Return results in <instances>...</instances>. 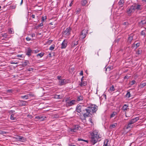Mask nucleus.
Returning <instances> with one entry per match:
<instances>
[{"instance_id": "obj_1", "label": "nucleus", "mask_w": 146, "mask_h": 146, "mask_svg": "<svg viewBox=\"0 0 146 146\" xmlns=\"http://www.w3.org/2000/svg\"><path fill=\"white\" fill-rule=\"evenodd\" d=\"M98 109V106L94 104L89 105L86 109L84 110V111L86 112L82 113L84 117L86 118V117H90L92 113H95Z\"/></svg>"}, {"instance_id": "obj_2", "label": "nucleus", "mask_w": 146, "mask_h": 146, "mask_svg": "<svg viewBox=\"0 0 146 146\" xmlns=\"http://www.w3.org/2000/svg\"><path fill=\"white\" fill-rule=\"evenodd\" d=\"M139 119V117H137L131 119L127 125L125 126L126 129H131L133 128L134 125L133 124Z\"/></svg>"}, {"instance_id": "obj_3", "label": "nucleus", "mask_w": 146, "mask_h": 146, "mask_svg": "<svg viewBox=\"0 0 146 146\" xmlns=\"http://www.w3.org/2000/svg\"><path fill=\"white\" fill-rule=\"evenodd\" d=\"M71 31V29L69 27L64 30L62 32V34L64 36L68 37L70 35Z\"/></svg>"}, {"instance_id": "obj_4", "label": "nucleus", "mask_w": 146, "mask_h": 146, "mask_svg": "<svg viewBox=\"0 0 146 146\" xmlns=\"http://www.w3.org/2000/svg\"><path fill=\"white\" fill-rule=\"evenodd\" d=\"M100 138V137H99V136L97 134H95L94 133H93V135L92 136L91 142L94 144L98 141V139Z\"/></svg>"}, {"instance_id": "obj_5", "label": "nucleus", "mask_w": 146, "mask_h": 146, "mask_svg": "<svg viewBox=\"0 0 146 146\" xmlns=\"http://www.w3.org/2000/svg\"><path fill=\"white\" fill-rule=\"evenodd\" d=\"M135 11V8L133 5L127 8L126 10V13L128 15H130L133 13Z\"/></svg>"}, {"instance_id": "obj_6", "label": "nucleus", "mask_w": 146, "mask_h": 146, "mask_svg": "<svg viewBox=\"0 0 146 146\" xmlns=\"http://www.w3.org/2000/svg\"><path fill=\"white\" fill-rule=\"evenodd\" d=\"M87 31L85 29H83L81 32L80 35V38L81 39H83L86 36L88 33Z\"/></svg>"}, {"instance_id": "obj_7", "label": "nucleus", "mask_w": 146, "mask_h": 146, "mask_svg": "<svg viewBox=\"0 0 146 146\" xmlns=\"http://www.w3.org/2000/svg\"><path fill=\"white\" fill-rule=\"evenodd\" d=\"M76 102V100H74L70 101H68L66 102V106L67 107H69L72 106V105L75 104Z\"/></svg>"}, {"instance_id": "obj_8", "label": "nucleus", "mask_w": 146, "mask_h": 146, "mask_svg": "<svg viewBox=\"0 0 146 146\" xmlns=\"http://www.w3.org/2000/svg\"><path fill=\"white\" fill-rule=\"evenodd\" d=\"M133 7L135 8V10L137 9V10H141L142 9V7L138 3H135Z\"/></svg>"}, {"instance_id": "obj_9", "label": "nucleus", "mask_w": 146, "mask_h": 146, "mask_svg": "<svg viewBox=\"0 0 146 146\" xmlns=\"http://www.w3.org/2000/svg\"><path fill=\"white\" fill-rule=\"evenodd\" d=\"M67 41L66 40H64L61 44V49L65 48L67 46Z\"/></svg>"}, {"instance_id": "obj_10", "label": "nucleus", "mask_w": 146, "mask_h": 146, "mask_svg": "<svg viewBox=\"0 0 146 146\" xmlns=\"http://www.w3.org/2000/svg\"><path fill=\"white\" fill-rule=\"evenodd\" d=\"M78 40L76 39L72 41V43L71 46L72 48H74L75 47L76 45L78 44Z\"/></svg>"}, {"instance_id": "obj_11", "label": "nucleus", "mask_w": 146, "mask_h": 146, "mask_svg": "<svg viewBox=\"0 0 146 146\" xmlns=\"http://www.w3.org/2000/svg\"><path fill=\"white\" fill-rule=\"evenodd\" d=\"M59 83L60 86L65 84L66 83V80L65 79H61L59 80Z\"/></svg>"}, {"instance_id": "obj_12", "label": "nucleus", "mask_w": 146, "mask_h": 146, "mask_svg": "<svg viewBox=\"0 0 146 146\" xmlns=\"http://www.w3.org/2000/svg\"><path fill=\"white\" fill-rule=\"evenodd\" d=\"M82 107L81 106H80V105L76 109V110L78 112V113H81H81L83 112H84V111L83 110L82 111Z\"/></svg>"}, {"instance_id": "obj_13", "label": "nucleus", "mask_w": 146, "mask_h": 146, "mask_svg": "<svg viewBox=\"0 0 146 146\" xmlns=\"http://www.w3.org/2000/svg\"><path fill=\"white\" fill-rule=\"evenodd\" d=\"M129 106L126 104H124V106L122 108V110H123L124 111H126L128 109Z\"/></svg>"}, {"instance_id": "obj_14", "label": "nucleus", "mask_w": 146, "mask_h": 146, "mask_svg": "<svg viewBox=\"0 0 146 146\" xmlns=\"http://www.w3.org/2000/svg\"><path fill=\"white\" fill-rule=\"evenodd\" d=\"M32 52V50L29 48L27 50L26 54L28 56H30Z\"/></svg>"}, {"instance_id": "obj_15", "label": "nucleus", "mask_w": 146, "mask_h": 146, "mask_svg": "<svg viewBox=\"0 0 146 146\" xmlns=\"http://www.w3.org/2000/svg\"><path fill=\"white\" fill-rule=\"evenodd\" d=\"M87 85V82L86 81H81V83L80 84V85L81 87L85 86Z\"/></svg>"}, {"instance_id": "obj_16", "label": "nucleus", "mask_w": 146, "mask_h": 146, "mask_svg": "<svg viewBox=\"0 0 146 146\" xmlns=\"http://www.w3.org/2000/svg\"><path fill=\"white\" fill-rule=\"evenodd\" d=\"M146 86V83H143L142 82L139 85V87L141 88H142Z\"/></svg>"}, {"instance_id": "obj_17", "label": "nucleus", "mask_w": 146, "mask_h": 146, "mask_svg": "<svg viewBox=\"0 0 146 146\" xmlns=\"http://www.w3.org/2000/svg\"><path fill=\"white\" fill-rule=\"evenodd\" d=\"M117 113L116 111H113L112 113L111 114L110 116L111 118L114 117L116 115H117Z\"/></svg>"}, {"instance_id": "obj_18", "label": "nucleus", "mask_w": 146, "mask_h": 146, "mask_svg": "<svg viewBox=\"0 0 146 146\" xmlns=\"http://www.w3.org/2000/svg\"><path fill=\"white\" fill-rule=\"evenodd\" d=\"M43 117H44L43 116H41V115L36 116L35 117L36 118L38 119H40L41 120H42H42H44V118Z\"/></svg>"}, {"instance_id": "obj_19", "label": "nucleus", "mask_w": 146, "mask_h": 146, "mask_svg": "<svg viewBox=\"0 0 146 146\" xmlns=\"http://www.w3.org/2000/svg\"><path fill=\"white\" fill-rule=\"evenodd\" d=\"M83 99V97L82 96H78L77 98V101H80L82 100Z\"/></svg>"}, {"instance_id": "obj_20", "label": "nucleus", "mask_w": 146, "mask_h": 146, "mask_svg": "<svg viewBox=\"0 0 146 146\" xmlns=\"http://www.w3.org/2000/svg\"><path fill=\"white\" fill-rule=\"evenodd\" d=\"M124 2L123 0H120L118 3V5L120 7H122L123 6Z\"/></svg>"}, {"instance_id": "obj_21", "label": "nucleus", "mask_w": 146, "mask_h": 146, "mask_svg": "<svg viewBox=\"0 0 146 146\" xmlns=\"http://www.w3.org/2000/svg\"><path fill=\"white\" fill-rule=\"evenodd\" d=\"M133 39V35H130L128 38V42H129L130 43H131V41H132V40Z\"/></svg>"}, {"instance_id": "obj_22", "label": "nucleus", "mask_w": 146, "mask_h": 146, "mask_svg": "<svg viewBox=\"0 0 146 146\" xmlns=\"http://www.w3.org/2000/svg\"><path fill=\"white\" fill-rule=\"evenodd\" d=\"M87 1L86 0L82 1L81 2V3L83 6L85 5L87 3Z\"/></svg>"}, {"instance_id": "obj_23", "label": "nucleus", "mask_w": 146, "mask_h": 146, "mask_svg": "<svg viewBox=\"0 0 146 146\" xmlns=\"http://www.w3.org/2000/svg\"><path fill=\"white\" fill-rule=\"evenodd\" d=\"M62 96L61 95H55L54 98L56 99H60L62 98Z\"/></svg>"}, {"instance_id": "obj_24", "label": "nucleus", "mask_w": 146, "mask_h": 146, "mask_svg": "<svg viewBox=\"0 0 146 146\" xmlns=\"http://www.w3.org/2000/svg\"><path fill=\"white\" fill-rule=\"evenodd\" d=\"M30 64L28 60H25L23 63V65L25 66L27 65H28Z\"/></svg>"}, {"instance_id": "obj_25", "label": "nucleus", "mask_w": 146, "mask_h": 146, "mask_svg": "<svg viewBox=\"0 0 146 146\" xmlns=\"http://www.w3.org/2000/svg\"><path fill=\"white\" fill-rule=\"evenodd\" d=\"M21 98L22 99H27L29 98V95H28V94L27 95L21 96Z\"/></svg>"}, {"instance_id": "obj_26", "label": "nucleus", "mask_w": 146, "mask_h": 146, "mask_svg": "<svg viewBox=\"0 0 146 146\" xmlns=\"http://www.w3.org/2000/svg\"><path fill=\"white\" fill-rule=\"evenodd\" d=\"M28 95H29V97H35V94L32 92H30L29 94H28Z\"/></svg>"}, {"instance_id": "obj_27", "label": "nucleus", "mask_w": 146, "mask_h": 146, "mask_svg": "<svg viewBox=\"0 0 146 146\" xmlns=\"http://www.w3.org/2000/svg\"><path fill=\"white\" fill-rule=\"evenodd\" d=\"M8 31L9 33L10 34H13L14 33L13 29L11 28L9 29L8 30Z\"/></svg>"}, {"instance_id": "obj_28", "label": "nucleus", "mask_w": 146, "mask_h": 146, "mask_svg": "<svg viewBox=\"0 0 146 146\" xmlns=\"http://www.w3.org/2000/svg\"><path fill=\"white\" fill-rule=\"evenodd\" d=\"M21 103L22 106H24L26 105L27 104V102L26 101L22 100L21 101Z\"/></svg>"}, {"instance_id": "obj_29", "label": "nucleus", "mask_w": 146, "mask_h": 146, "mask_svg": "<svg viewBox=\"0 0 146 146\" xmlns=\"http://www.w3.org/2000/svg\"><path fill=\"white\" fill-rule=\"evenodd\" d=\"M14 114H12L11 115L10 119L12 120H15L16 119L15 117H14Z\"/></svg>"}, {"instance_id": "obj_30", "label": "nucleus", "mask_w": 146, "mask_h": 146, "mask_svg": "<svg viewBox=\"0 0 146 146\" xmlns=\"http://www.w3.org/2000/svg\"><path fill=\"white\" fill-rule=\"evenodd\" d=\"M113 69V67L111 66H108L107 68L106 69V71L108 70L109 71H110V70Z\"/></svg>"}, {"instance_id": "obj_31", "label": "nucleus", "mask_w": 146, "mask_h": 146, "mask_svg": "<svg viewBox=\"0 0 146 146\" xmlns=\"http://www.w3.org/2000/svg\"><path fill=\"white\" fill-rule=\"evenodd\" d=\"M110 90L112 92L114 91L115 90V89L113 85H112L111 87H110Z\"/></svg>"}, {"instance_id": "obj_32", "label": "nucleus", "mask_w": 146, "mask_h": 146, "mask_svg": "<svg viewBox=\"0 0 146 146\" xmlns=\"http://www.w3.org/2000/svg\"><path fill=\"white\" fill-rule=\"evenodd\" d=\"M78 127H77V129H76V127L75 128H74L72 129L71 130V131L72 132H76L78 130V129H77V128Z\"/></svg>"}, {"instance_id": "obj_33", "label": "nucleus", "mask_w": 146, "mask_h": 146, "mask_svg": "<svg viewBox=\"0 0 146 146\" xmlns=\"http://www.w3.org/2000/svg\"><path fill=\"white\" fill-rule=\"evenodd\" d=\"M46 16L44 17H42V22H44L45 21V20H46Z\"/></svg>"}, {"instance_id": "obj_34", "label": "nucleus", "mask_w": 146, "mask_h": 146, "mask_svg": "<svg viewBox=\"0 0 146 146\" xmlns=\"http://www.w3.org/2000/svg\"><path fill=\"white\" fill-rule=\"evenodd\" d=\"M78 141H83L86 142H87V143L88 142V140H84V139H81V138H78Z\"/></svg>"}, {"instance_id": "obj_35", "label": "nucleus", "mask_w": 146, "mask_h": 146, "mask_svg": "<svg viewBox=\"0 0 146 146\" xmlns=\"http://www.w3.org/2000/svg\"><path fill=\"white\" fill-rule=\"evenodd\" d=\"M2 36L5 38H8V35L7 33H4L2 34Z\"/></svg>"}, {"instance_id": "obj_36", "label": "nucleus", "mask_w": 146, "mask_h": 146, "mask_svg": "<svg viewBox=\"0 0 146 146\" xmlns=\"http://www.w3.org/2000/svg\"><path fill=\"white\" fill-rule=\"evenodd\" d=\"M44 53H42V52L40 54H37V56H39L40 57H41L43 56L44 55Z\"/></svg>"}, {"instance_id": "obj_37", "label": "nucleus", "mask_w": 146, "mask_h": 146, "mask_svg": "<svg viewBox=\"0 0 146 146\" xmlns=\"http://www.w3.org/2000/svg\"><path fill=\"white\" fill-rule=\"evenodd\" d=\"M108 139L106 140L104 142V145L106 146H108Z\"/></svg>"}, {"instance_id": "obj_38", "label": "nucleus", "mask_w": 146, "mask_h": 146, "mask_svg": "<svg viewBox=\"0 0 146 146\" xmlns=\"http://www.w3.org/2000/svg\"><path fill=\"white\" fill-rule=\"evenodd\" d=\"M126 96L128 98H129L130 97V92H128L127 93Z\"/></svg>"}, {"instance_id": "obj_39", "label": "nucleus", "mask_w": 146, "mask_h": 146, "mask_svg": "<svg viewBox=\"0 0 146 146\" xmlns=\"http://www.w3.org/2000/svg\"><path fill=\"white\" fill-rule=\"evenodd\" d=\"M54 45H52L49 48V50H52L54 48Z\"/></svg>"}, {"instance_id": "obj_40", "label": "nucleus", "mask_w": 146, "mask_h": 146, "mask_svg": "<svg viewBox=\"0 0 146 146\" xmlns=\"http://www.w3.org/2000/svg\"><path fill=\"white\" fill-rule=\"evenodd\" d=\"M81 9L80 8H77L76 9V12L77 13H80L81 11Z\"/></svg>"}, {"instance_id": "obj_41", "label": "nucleus", "mask_w": 146, "mask_h": 146, "mask_svg": "<svg viewBox=\"0 0 146 146\" xmlns=\"http://www.w3.org/2000/svg\"><path fill=\"white\" fill-rule=\"evenodd\" d=\"M135 82H136L135 80H133L131 82L130 84L131 85H133L135 83Z\"/></svg>"}, {"instance_id": "obj_42", "label": "nucleus", "mask_w": 146, "mask_h": 146, "mask_svg": "<svg viewBox=\"0 0 146 146\" xmlns=\"http://www.w3.org/2000/svg\"><path fill=\"white\" fill-rule=\"evenodd\" d=\"M34 70V68H30L28 70V71H33Z\"/></svg>"}, {"instance_id": "obj_43", "label": "nucleus", "mask_w": 146, "mask_h": 146, "mask_svg": "<svg viewBox=\"0 0 146 146\" xmlns=\"http://www.w3.org/2000/svg\"><path fill=\"white\" fill-rule=\"evenodd\" d=\"M115 127V125L114 124H112L110 125V127L111 129Z\"/></svg>"}, {"instance_id": "obj_44", "label": "nucleus", "mask_w": 146, "mask_h": 146, "mask_svg": "<svg viewBox=\"0 0 146 146\" xmlns=\"http://www.w3.org/2000/svg\"><path fill=\"white\" fill-rule=\"evenodd\" d=\"M16 5H14L13 6H11V8L12 9H14L16 8Z\"/></svg>"}, {"instance_id": "obj_45", "label": "nucleus", "mask_w": 146, "mask_h": 146, "mask_svg": "<svg viewBox=\"0 0 146 146\" xmlns=\"http://www.w3.org/2000/svg\"><path fill=\"white\" fill-rule=\"evenodd\" d=\"M43 25V22H42L41 23H40L38 26L37 27H39L41 26H42Z\"/></svg>"}, {"instance_id": "obj_46", "label": "nucleus", "mask_w": 146, "mask_h": 146, "mask_svg": "<svg viewBox=\"0 0 146 146\" xmlns=\"http://www.w3.org/2000/svg\"><path fill=\"white\" fill-rule=\"evenodd\" d=\"M141 23H142V24H144L146 23V21L145 20H143L141 21Z\"/></svg>"}, {"instance_id": "obj_47", "label": "nucleus", "mask_w": 146, "mask_h": 146, "mask_svg": "<svg viewBox=\"0 0 146 146\" xmlns=\"http://www.w3.org/2000/svg\"><path fill=\"white\" fill-rule=\"evenodd\" d=\"M141 35H145V33L143 31H142L141 33Z\"/></svg>"}, {"instance_id": "obj_48", "label": "nucleus", "mask_w": 146, "mask_h": 146, "mask_svg": "<svg viewBox=\"0 0 146 146\" xmlns=\"http://www.w3.org/2000/svg\"><path fill=\"white\" fill-rule=\"evenodd\" d=\"M19 139L20 140H22L24 139V137H23L19 136Z\"/></svg>"}, {"instance_id": "obj_49", "label": "nucleus", "mask_w": 146, "mask_h": 146, "mask_svg": "<svg viewBox=\"0 0 146 146\" xmlns=\"http://www.w3.org/2000/svg\"><path fill=\"white\" fill-rule=\"evenodd\" d=\"M92 120L91 118H90L89 119V121H90V122L93 125V122H92Z\"/></svg>"}, {"instance_id": "obj_50", "label": "nucleus", "mask_w": 146, "mask_h": 146, "mask_svg": "<svg viewBox=\"0 0 146 146\" xmlns=\"http://www.w3.org/2000/svg\"><path fill=\"white\" fill-rule=\"evenodd\" d=\"M139 45H140V43H136L135 44V45L136 46V48H137V47L139 46Z\"/></svg>"}, {"instance_id": "obj_51", "label": "nucleus", "mask_w": 146, "mask_h": 146, "mask_svg": "<svg viewBox=\"0 0 146 146\" xmlns=\"http://www.w3.org/2000/svg\"><path fill=\"white\" fill-rule=\"evenodd\" d=\"M26 39L27 41H30L31 40V38L29 37H27Z\"/></svg>"}, {"instance_id": "obj_52", "label": "nucleus", "mask_w": 146, "mask_h": 146, "mask_svg": "<svg viewBox=\"0 0 146 146\" xmlns=\"http://www.w3.org/2000/svg\"><path fill=\"white\" fill-rule=\"evenodd\" d=\"M73 1H71V2L70 3V5H69V6L70 7H71L73 4Z\"/></svg>"}, {"instance_id": "obj_53", "label": "nucleus", "mask_w": 146, "mask_h": 146, "mask_svg": "<svg viewBox=\"0 0 146 146\" xmlns=\"http://www.w3.org/2000/svg\"><path fill=\"white\" fill-rule=\"evenodd\" d=\"M13 91V90H7V92H11Z\"/></svg>"}, {"instance_id": "obj_54", "label": "nucleus", "mask_w": 146, "mask_h": 146, "mask_svg": "<svg viewBox=\"0 0 146 146\" xmlns=\"http://www.w3.org/2000/svg\"><path fill=\"white\" fill-rule=\"evenodd\" d=\"M80 74L81 75H83V72L82 71H81L80 72Z\"/></svg>"}, {"instance_id": "obj_55", "label": "nucleus", "mask_w": 146, "mask_h": 146, "mask_svg": "<svg viewBox=\"0 0 146 146\" xmlns=\"http://www.w3.org/2000/svg\"><path fill=\"white\" fill-rule=\"evenodd\" d=\"M57 78L59 80H61V76H58L57 77Z\"/></svg>"}, {"instance_id": "obj_56", "label": "nucleus", "mask_w": 146, "mask_h": 146, "mask_svg": "<svg viewBox=\"0 0 146 146\" xmlns=\"http://www.w3.org/2000/svg\"><path fill=\"white\" fill-rule=\"evenodd\" d=\"M35 33H33L31 35V36L32 37H35Z\"/></svg>"}, {"instance_id": "obj_57", "label": "nucleus", "mask_w": 146, "mask_h": 146, "mask_svg": "<svg viewBox=\"0 0 146 146\" xmlns=\"http://www.w3.org/2000/svg\"><path fill=\"white\" fill-rule=\"evenodd\" d=\"M31 17L33 18L34 19L35 18V15H34L32 14L31 16Z\"/></svg>"}, {"instance_id": "obj_58", "label": "nucleus", "mask_w": 146, "mask_h": 146, "mask_svg": "<svg viewBox=\"0 0 146 146\" xmlns=\"http://www.w3.org/2000/svg\"><path fill=\"white\" fill-rule=\"evenodd\" d=\"M50 24L51 25H55V24H54V22H51V23H50Z\"/></svg>"}, {"instance_id": "obj_59", "label": "nucleus", "mask_w": 146, "mask_h": 146, "mask_svg": "<svg viewBox=\"0 0 146 146\" xmlns=\"http://www.w3.org/2000/svg\"><path fill=\"white\" fill-rule=\"evenodd\" d=\"M23 3V0H21V3H20V5H22V4Z\"/></svg>"}, {"instance_id": "obj_60", "label": "nucleus", "mask_w": 146, "mask_h": 146, "mask_svg": "<svg viewBox=\"0 0 146 146\" xmlns=\"http://www.w3.org/2000/svg\"><path fill=\"white\" fill-rule=\"evenodd\" d=\"M84 77L83 76L82 77V78L81 79V81H83V78Z\"/></svg>"}, {"instance_id": "obj_61", "label": "nucleus", "mask_w": 146, "mask_h": 146, "mask_svg": "<svg viewBox=\"0 0 146 146\" xmlns=\"http://www.w3.org/2000/svg\"><path fill=\"white\" fill-rule=\"evenodd\" d=\"M126 23H127V22H124L123 23V25H126Z\"/></svg>"}, {"instance_id": "obj_62", "label": "nucleus", "mask_w": 146, "mask_h": 146, "mask_svg": "<svg viewBox=\"0 0 146 146\" xmlns=\"http://www.w3.org/2000/svg\"><path fill=\"white\" fill-rule=\"evenodd\" d=\"M127 78V76H125V77H124V79H125V78Z\"/></svg>"}, {"instance_id": "obj_63", "label": "nucleus", "mask_w": 146, "mask_h": 146, "mask_svg": "<svg viewBox=\"0 0 146 146\" xmlns=\"http://www.w3.org/2000/svg\"><path fill=\"white\" fill-rule=\"evenodd\" d=\"M143 1H144L146 2V0H142Z\"/></svg>"}, {"instance_id": "obj_64", "label": "nucleus", "mask_w": 146, "mask_h": 146, "mask_svg": "<svg viewBox=\"0 0 146 146\" xmlns=\"http://www.w3.org/2000/svg\"><path fill=\"white\" fill-rule=\"evenodd\" d=\"M49 55H50V56H51V54L49 53Z\"/></svg>"}]
</instances>
